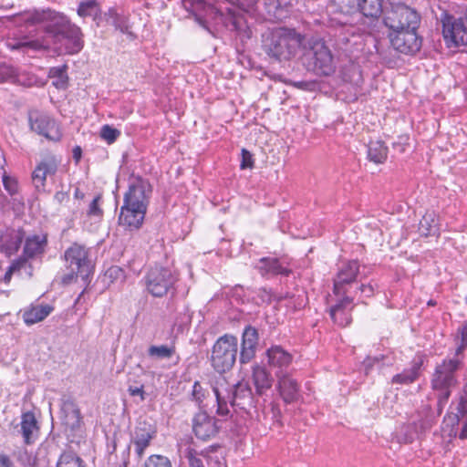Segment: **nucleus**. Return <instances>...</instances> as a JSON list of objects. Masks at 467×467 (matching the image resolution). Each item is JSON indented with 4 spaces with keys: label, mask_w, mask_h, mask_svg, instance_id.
I'll return each instance as SVG.
<instances>
[{
    "label": "nucleus",
    "mask_w": 467,
    "mask_h": 467,
    "mask_svg": "<svg viewBox=\"0 0 467 467\" xmlns=\"http://www.w3.org/2000/svg\"><path fill=\"white\" fill-rule=\"evenodd\" d=\"M21 16L30 26L45 24V35L41 38L18 42L14 48L53 50L58 55H75L83 49L84 35L81 28L64 14L45 8L25 11Z\"/></svg>",
    "instance_id": "nucleus-1"
},
{
    "label": "nucleus",
    "mask_w": 467,
    "mask_h": 467,
    "mask_svg": "<svg viewBox=\"0 0 467 467\" xmlns=\"http://www.w3.org/2000/svg\"><path fill=\"white\" fill-rule=\"evenodd\" d=\"M403 1H388L382 17V30H388L387 36L396 51L413 56L422 47L423 38L418 33L421 17L416 9Z\"/></svg>",
    "instance_id": "nucleus-2"
},
{
    "label": "nucleus",
    "mask_w": 467,
    "mask_h": 467,
    "mask_svg": "<svg viewBox=\"0 0 467 467\" xmlns=\"http://www.w3.org/2000/svg\"><path fill=\"white\" fill-rule=\"evenodd\" d=\"M258 0H205L200 5H214L215 14L223 25L230 31L235 32L243 40L252 36V30L244 14L237 12L235 6L246 11L253 8Z\"/></svg>",
    "instance_id": "nucleus-3"
},
{
    "label": "nucleus",
    "mask_w": 467,
    "mask_h": 467,
    "mask_svg": "<svg viewBox=\"0 0 467 467\" xmlns=\"http://www.w3.org/2000/svg\"><path fill=\"white\" fill-rule=\"evenodd\" d=\"M303 39L296 29L279 27L263 36L262 48L275 62L288 61L296 57Z\"/></svg>",
    "instance_id": "nucleus-4"
},
{
    "label": "nucleus",
    "mask_w": 467,
    "mask_h": 467,
    "mask_svg": "<svg viewBox=\"0 0 467 467\" xmlns=\"http://www.w3.org/2000/svg\"><path fill=\"white\" fill-rule=\"evenodd\" d=\"M462 357L453 355L452 358H446L435 366L431 378V387L437 398V413L441 415L447 404L451 389L457 383V372L463 366Z\"/></svg>",
    "instance_id": "nucleus-5"
},
{
    "label": "nucleus",
    "mask_w": 467,
    "mask_h": 467,
    "mask_svg": "<svg viewBox=\"0 0 467 467\" xmlns=\"http://www.w3.org/2000/svg\"><path fill=\"white\" fill-rule=\"evenodd\" d=\"M238 356V338L232 334H224L217 338L212 348L211 365L220 373L230 371Z\"/></svg>",
    "instance_id": "nucleus-6"
},
{
    "label": "nucleus",
    "mask_w": 467,
    "mask_h": 467,
    "mask_svg": "<svg viewBox=\"0 0 467 467\" xmlns=\"http://www.w3.org/2000/svg\"><path fill=\"white\" fill-rule=\"evenodd\" d=\"M179 274L170 267L155 265L150 267L142 281L148 293L154 297H162L170 291H175Z\"/></svg>",
    "instance_id": "nucleus-7"
},
{
    "label": "nucleus",
    "mask_w": 467,
    "mask_h": 467,
    "mask_svg": "<svg viewBox=\"0 0 467 467\" xmlns=\"http://www.w3.org/2000/svg\"><path fill=\"white\" fill-rule=\"evenodd\" d=\"M384 0H357V9L362 15L361 26L366 33L375 37L384 35L382 17L385 13Z\"/></svg>",
    "instance_id": "nucleus-8"
},
{
    "label": "nucleus",
    "mask_w": 467,
    "mask_h": 467,
    "mask_svg": "<svg viewBox=\"0 0 467 467\" xmlns=\"http://www.w3.org/2000/svg\"><path fill=\"white\" fill-rule=\"evenodd\" d=\"M64 259L70 274L63 277V282L68 284L74 277L81 276L87 279L92 272L91 261L88 258V250L81 244L74 243L64 253Z\"/></svg>",
    "instance_id": "nucleus-9"
},
{
    "label": "nucleus",
    "mask_w": 467,
    "mask_h": 467,
    "mask_svg": "<svg viewBox=\"0 0 467 467\" xmlns=\"http://www.w3.org/2000/svg\"><path fill=\"white\" fill-rule=\"evenodd\" d=\"M304 63L308 70L317 75L330 76L336 70L331 50L324 42H316L304 55Z\"/></svg>",
    "instance_id": "nucleus-10"
},
{
    "label": "nucleus",
    "mask_w": 467,
    "mask_h": 467,
    "mask_svg": "<svg viewBox=\"0 0 467 467\" xmlns=\"http://www.w3.org/2000/svg\"><path fill=\"white\" fill-rule=\"evenodd\" d=\"M442 35L448 47H458L467 45V7L464 15L455 17L446 11L441 15Z\"/></svg>",
    "instance_id": "nucleus-11"
},
{
    "label": "nucleus",
    "mask_w": 467,
    "mask_h": 467,
    "mask_svg": "<svg viewBox=\"0 0 467 467\" xmlns=\"http://www.w3.org/2000/svg\"><path fill=\"white\" fill-rule=\"evenodd\" d=\"M28 124L32 131L45 137L49 141L59 142L63 132L59 123L47 112L38 109L28 111Z\"/></svg>",
    "instance_id": "nucleus-12"
},
{
    "label": "nucleus",
    "mask_w": 467,
    "mask_h": 467,
    "mask_svg": "<svg viewBox=\"0 0 467 467\" xmlns=\"http://www.w3.org/2000/svg\"><path fill=\"white\" fill-rule=\"evenodd\" d=\"M360 265L358 260L342 261L333 278V293L335 296L349 295L353 285L358 282Z\"/></svg>",
    "instance_id": "nucleus-13"
},
{
    "label": "nucleus",
    "mask_w": 467,
    "mask_h": 467,
    "mask_svg": "<svg viewBox=\"0 0 467 467\" xmlns=\"http://www.w3.org/2000/svg\"><path fill=\"white\" fill-rule=\"evenodd\" d=\"M419 419L411 423L403 425L397 434L398 441L402 443L413 442L420 434L431 429L434 424L435 417L429 406L422 407L418 412Z\"/></svg>",
    "instance_id": "nucleus-14"
},
{
    "label": "nucleus",
    "mask_w": 467,
    "mask_h": 467,
    "mask_svg": "<svg viewBox=\"0 0 467 467\" xmlns=\"http://www.w3.org/2000/svg\"><path fill=\"white\" fill-rule=\"evenodd\" d=\"M151 192L152 188L147 179L140 175H132L130 179L128 191L124 194L123 203L147 210Z\"/></svg>",
    "instance_id": "nucleus-15"
},
{
    "label": "nucleus",
    "mask_w": 467,
    "mask_h": 467,
    "mask_svg": "<svg viewBox=\"0 0 467 467\" xmlns=\"http://www.w3.org/2000/svg\"><path fill=\"white\" fill-rule=\"evenodd\" d=\"M59 164L60 159L52 152L47 151L41 155L40 161L31 174L32 183L36 192H46L47 178L56 175Z\"/></svg>",
    "instance_id": "nucleus-16"
},
{
    "label": "nucleus",
    "mask_w": 467,
    "mask_h": 467,
    "mask_svg": "<svg viewBox=\"0 0 467 467\" xmlns=\"http://www.w3.org/2000/svg\"><path fill=\"white\" fill-rule=\"evenodd\" d=\"M220 448L219 445H213L201 452L188 448L185 451V458L190 467H225L222 453L218 452Z\"/></svg>",
    "instance_id": "nucleus-17"
},
{
    "label": "nucleus",
    "mask_w": 467,
    "mask_h": 467,
    "mask_svg": "<svg viewBox=\"0 0 467 467\" xmlns=\"http://www.w3.org/2000/svg\"><path fill=\"white\" fill-rule=\"evenodd\" d=\"M427 362L428 356L424 352L418 351L410 362V367L405 368L400 373L394 375L391 379V383L393 385L404 386L415 383L425 370Z\"/></svg>",
    "instance_id": "nucleus-18"
},
{
    "label": "nucleus",
    "mask_w": 467,
    "mask_h": 467,
    "mask_svg": "<svg viewBox=\"0 0 467 467\" xmlns=\"http://www.w3.org/2000/svg\"><path fill=\"white\" fill-rule=\"evenodd\" d=\"M254 268L263 277L267 278L277 275L289 276L293 273L290 263L285 257H262L258 260Z\"/></svg>",
    "instance_id": "nucleus-19"
},
{
    "label": "nucleus",
    "mask_w": 467,
    "mask_h": 467,
    "mask_svg": "<svg viewBox=\"0 0 467 467\" xmlns=\"http://www.w3.org/2000/svg\"><path fill=\"white\" fill-rule=\"evenodd\" d=\"M220 422L215 417L210 416L205 411H200L195 414L192 419V431L197 439L207 441L214 437L221 426Z\"/></svg>",
    "instance_id": "nucleus-20"
},
{
    "label": "nucleus",
    "mask_w": 467,
    "mask_h": 467,
    "mask_svg": "<svg viewBox=\"0 0 467 467\" xmlns=\"http://www.w3.org/2000/svg\"><path fill=\"white\" fill-rule=\"evenodd\" d=\"M60 419L62 424L72 431L79 430L82 424L80 410L71 396L64 395L60 400Z\"/></svg>",
    "instance_id": "nucleus-21"
},
{
    "label": "nucleus",
    "mask_w": 467,
    "mask_h": 467,
    "mask_svg": "<svg viewBox=\"0 0 467 467\" xmlns=\"http://www.w3.org/2000/svg\"><path fill=\"white\" fill-rule=\"evenodd\" d=\"M258 344V330L251 325L246 326L243 330L241 338L239 352V362L241 365L248 364L255 358Z\"/></svg>",
    "instance_id": "nucleus-22"
},
{
    "label": "nucleus",
    "mask_w": 467,
    "mask_h": 467,
    "mask_svg": "<svg viewBox=\"0 0 467 467\" xmlns=\"http://www.w3.org/2000/svg\"><path fill=\"white\" fill-rule=\"evenodd\" d=\"M267 365L275 370V377L287 373L293 356L279 345L272 346L265 351Z\"/></svg>",
    "instance_id": "nucleus-23"
},
{
    "label": "nucleus",
    "mask_w": 467,
    "mask_h": 467,
    "mask_svg": "<svg viewBox=\"0 0 467 467\" xmlns=\"http://www.w3.org/2000/svg\"><path fill=\"white\" fill-rule=\"evenodd\" d=\"M229 403L232 407H237L248 411L254 407V398L248 382L240 381L228 392Z\"/></svg>",
    "instance_id": "nucleus-24"
},
{
    "label": "nucleus",
    "mask_w": 467,
    "mask_h": 467,
    "mask_svg": "<svg viewBox=\"0 0 467 467\" xmlns=\"http://www.w3.org/2000/svg\"><path fill=\"white\" fill-rule=\"evenodd\" d=\"M156 429L153 425L144 421H140L132 435L131 441L135 445V452L138 458L141 459L144 455L146 448L150 445L151 441L156 437Z\"/></svg>",
    "instance_id": "nucleus-25"
},
{
    "label": "nucleus",
    "mask_w": 467,
    "mask_h": 467,
    "mask_svg": "<svg viewBox=\"0 0 467 467\" xmlns=\"http://www.w3.org/2000/svg\"><path fill=\"white\" fill-rule=\"evenodd\" d=\"M341 297L329 309L333 322L340 327H347L352 322L351 311L354 308V297L350 295H340Z\"/></svg>",
    "instance_id": "nucleus-26"
},
{
    "label": "nucleus",
    "mask_w": 467,
    "mask_h": 467,
    "mask_svg": "<svg viewBox=\"0 0 467 467\" xmlns=\"http://www.w3.org/2000/svg\"><path fill=\"white\" fill-rule=\"evenodd\" d=\"M277 378V389L285 404L296 402L301 398L300 384L289 373Z\"/></svg>",
    "instance_id": "nucleus-27"
},
{
    "label": "nucleus",
    "mask_w": 467,
    "mask_h": 467,
    "mask_svg": "<svg viewBox=\"0 0 467 467\" xmlns=\"http://www.w3.org/2000/svg\"><path fill=\"white\" fill-rule=\"evenodd\" d=\"M146 213V209L132 207L123 203L120 208L119 223L130 231L138 230L143 223Z\"/></svg>",
    "instance_id": "nucleus-28"
},
{
    "label": "nucleus",
    "mask_w": 467,
    "mask_h": 467,
    "mask_svg": "<svg viewBox=\"0 0 467 467\" xmlns=\"http://www.w3.org/2000/svg\"><path fill=\"white\" fill-rule=\"evenodd\" d=\"M444 422L451 427L450 436L459 437L461 440L467 439V413H458L452 409L444 418Z\"/></svg>",
    "instance_id": "nucleus-29"
},
{
    "label": "nucleus",
    "mask_w": 467,
    "mask_h": 467,
    "mask_svg": "<svg viewBox=\"0 0 467 467\" xmlns=\"http://www.w3.org/2000/svg\"><path fill=\"white\" fill-rule=\"evenodd\" d=\"M252 379L255 387V393L258 396L265 394L274 383V378L267 368L258 364L253 367Z\"/></svg>",
    "instance_id": "nucleus-30"
},
{
    "label": "nucleus",
    "mask_w": 467,
    "mask_h": 467,
    "mask_svg": "<svg viewBox=\"0 0 467 467\" xmlns=\"http://www.w3.org/2000/svg\"><path fill=\"white\" fill-rule=\"evenodd\" d=\"M21 434L26 444H32L37 438L39 432L38 422L33 411H26L21 417Z\"/></svg>",
    "instance_id": "nucleus-31"
},
{
    "label": "nucleus",
    "mask_w": 467,
    "mask_h": 467,
    "mask_svg": "<svg viewBox=\"0 0 467 467\" xmlns=\"http://www.w3.org/2000/svg\"><path fill=\"white\" fill-rule=\"evenodd\" d=\"M47 245V234H33L26 238L23 254L29 259L36 258L45 253Z\"/></svg>",
    "instance_id": "nucleus-32"
},
{
    "label": "nucleus",
    "mask_w": 467,
    "mask_h": 467,
    "mask_svg": "<svg viewBox=\"0 0 467 467\" xmlns=\"http://www.w3.org/2000/svg\"><path fill=\"white\" fill-rule=\"evenodd\" d=\"M54 310V306L48 304L31 305L30 307L23 311V319L26 325H34L43 321Z\"/></svg>",
    "instance_id": "nucleus-33"
},
{
    "label": "nucleus",
    "mask_w": 467,
    "mask_h": 467,
    "mask_svg": "<svg viewBox=\"0 0 467 467\" xmlns=\"http://www.w3.org/2000/svg\"><path fill=\"white\" fill-rule=\"evenodd\" d=\"M367 147V156L369 161L376 164H382L387 161L389 148L384 141L380 140H370Z\"/></svg>",
    "instance_id": "nucleus-34"
},
{
    "label": "nucleus",
    "mask_w": 467,
    "mask_h": 467,
    "mask_svg": "<svg viewBox=\"0 0 467 467\" xmlns=\"http://www.w3.org/2000/svg\"><path fill=\"white\" fill-rule=\"evenodd\" d=\"M419 232L422 236H440L438 218L434 213H426L419 223Z\"/></svg>",
    "instance_id": "nucleus-35"
},
{
    "label": "nucleus",
    "mask_w": 467,
    "mask_h": 467,
    "mask_svg": "<svg viewBox=\"0 0 467 467\" xmlns=\"http://www.w3.org/2000/svg\"><path fill=\"white\" fill-rule=\"evenodd\" d=\"M454 342L456 344L454 354L464 358V351L467 349V319L457 328Z\"/></svg>",
    "instance_id": "nucleus-36"
},
{
    "label": "nucleus",
    "mask_w": 467,
    "mask_h": 467,
    "mask_svg": "<svg viewBox=\"0 0 467 467\" xmlns=\"http://www.w3.org/2000/svg\"><path fill=\"white\" fill-rule=\"evenodd\" d=\"M175 351L176 348L174 345H152L148 348L147 354L150 358L155 359H170L175 354Z\"/></svg>",
    "instance_id": "nucleus-37"
},
{
    "label": "nucleus",
    "mask_w": 467,
    "mask_h": 467,
    "mask_svg": "<svg viewBox=\"0 0 467 467\" xmlns=\"http://www.w3.org/2000/svg\"><path fill=\"white\" fill-rule=\"evenodd\" d=\"M26 240V232L19 228L13 230L5 244V250L9 253H16L19 250L23 241Z\"/></svg>",
    "instance_id": "nucleus-38"
},
{
    "label": "nucleus",
    "mask_w": 467,
    "mask_h": 467,
    "mask_svg": "<svg viewBox=\"0 0 467 467\" xmlns=\"http://www.w3.org/2000/svg\"><path fill=\"white\" fill-rule=\"evenodd\" d=\"M85 462L75 451H67L59 456L56 467H81Z\"/></svg>",
    "instance_id": "nucleus-39"
},
{
    "label": "nucleus",
    "mask_w": 467,
    "mask_h": 467,
    "mask_svg": "<svg viewBox=\"0 0 467 467\" xmlns=\"http://www.w3.org/2000/svg\"><path fill=\"white\" fill-rule=\"evenodd\" d=\"M67 69V65L53 67L49 68L48 77L50 78H57L56 82H53L55 87L58 88H65L67 87L68 81Z\"/></svg>",
    "instance_id": "nucleus-40"
},
{
    "label": "nucleus",
    "mask_w": 467,
    "mask_h": 467,
    "mask_svg": "<svg viewBox=\"0 0 467 467\" xmlns=\"http://www.w3.org/2000/svg\"><path fill=\"white\" fill-rule=\"evenodd\" d=\"M77 12L81 17L97 16L100 9L97 0H86L79 3Z\"/></svg>",
    "instance_id": "nucleus-41"
},
{
    "label": "nucleus",
    "mask_w": 467,
    "mask_h": 467,
    "mask_svg": "<svg viewBox=\"0 0 467 467\" xmlns=\"http://www.w3.org/2000/svg\"><path fill=\"white\" fill-rule=\"evenodd\" d=\"M15 456L16 458V461L23 467H36L37 466L36 456L26 448H19L15 452Z\"/></svg>",
    "instance_id": "nucleus-42"
},
{
    "label": "nucleus",
    "mask_w": 467,
    "mask_h": 467,
    "mask_svg": "<svg viewBox=\"0 0 467 467\" xmlns=\"http://www.w3.org/2000/svg\"><path fill=\"white\" fill-rule=\"evenodd\" d=\"M213 390L216 397V403H217L216 413H217V415L220 417H223V418H227L230 414V410L228 408V402H229L228 396L227 397L222 396L220 390L216 387H213Z\"/></svg>",
    "instance_id": "nucleus-43"
},
{
    "label": "nucleus",
    "mask_w": 467,
    "mask_h": 467,
    "mask_svg": "<svg viewBox=\"0 0 467 467\" xmlns=\"http://www.w3.org/2000/svg\"><path fill=\"white\" fill-rule=\"evenodd\" d=\"M111 17L113 19L112 25L117 30H119L123 34H130V25L126 16L113 12Z\"/></svg>",
    "instance_id": "nucleus-44"
},
{
    "label": "nucleus",
    "mask_w": 467,
    "mask_h": 467,
    "mask_svg": "<svg viewBox=\"0 0 467 467\" xmlns=\"http://www.w3.org/2000/svg\"><path fill=\"white\" fill-rule=\"evenodd\" d=\"M144 467H172V464L168 457L153 454L147 459Z\"/></svg>",
    "instance_id": "nucleus-45"
},
{
    "label": "nucleus",
    "mask_w": 467,
    "mask_h": 467,
    "mask_svg": "<svg viewBox=\"0 0 467 467\" xmlns=\"http://www.w3.org/2000/svg\"><path fill=\"white\" fill-rule=\"evenodd\" d=\"M119 136L120 131L118 129L113 128L112 126H109L108 124L102 126L100 130V137L109 144L114 143Z\"/></svg>",
    "instance_id": "nucleus-46"
},
{
    "label": "nucleus",
    "mask_w": 467,
    "mask_h": 467,
    "mask_svg": "<svg viewBox=\"0 0 467 467\" xmlns=\"http://www.w3.org/2000/svg\"><path fill=\"white\" fill-rule=\"evenodd\" d=\"M5 190L11 195H16L19 192L18 182L16 178L11 177L5 171L2 177Z\"/></svg>",
    "instance_id": "nucleus-47"
},
{
    "label": "nucleus",
    "mask_w": 467,
    "mask_h": 467,
    "mask_svg": "<svg viewBox=\"0 0 467 467\" xmlns=\"http://www.w3.org/2000/svg\"><path fill=\"white\" fill-rule=\"evenodd\" d=\"M205 397L206 389L202 388L199 381H195L192 386V400L201 406Z\"/></svg>",
    "instance_id": "nucleus-48"
},
{
    "label": "nucleus",
    "mask_w": 467,
    "mask_h": 467,
    "mask_svg": "<svg viewBox=\"0 0 467 467\" xmlns=\"http://www.w3.org/2000/svg\"><path fill=\"white\" fill-rule=\"evenodd\" d=\"M410 147V136L408 134L400 135L392 143V148L399 153H405Z\"/></svg>",
    "instance_id": "nucleus-49"
},
{
    "label": "nucleus",
    "mask_w": 467,
    "mask_h": 467,
    "mask_svg": "<svg viewBox=\"0 0 467 467\" xmlns=\"http://www.w3.org/2000/svg\"><path fill=\"white\" fill-rule=\"evenodd\" d=\"M105 275L109 277L111 282L117 280L123 281L125 279V271L118 265H112L106 271Z\"/></svg>",
    "instance_id": "nucleus-50"
},
{
    "label": "nucleus",
    "mask_w": 467,
    "mask_h": 467,
    "mask_svg": "<svg viewBox=\"0 0 467 467\" xmlns=\"http://www.w3.org/2000/svg\"><path fill=\"white\" fill-rule=\"evenodd\" d=\"M101 201V195H97L93 201L90 202L88 210V216H97L101 217L103 215V211L99 207V202Z\"/></svg>",
    "instance_id": "nucleus-51"
},
{
    "label": "nucleus",
    "mask_w": 467,
    "mask_h": 467,
    "mask_svg": "<svg viewBox=\"0 0 467 467\" xmlns=\"http://www.w3.org/2000/svg\"><path fill=\"white\" fill-rule=\"evenodd\" d=\"M241 155L242 160L240 163V168L242 170L252 169L254 165V161L252 153L246 149H242Z\"/></svg>",
    "instance_id": "nucleus-52"
},
{
    "label": "nucleus",
    "mask_w": 467,
    "mask_h": 467,
    "mask_svg": "<svg viewBox=\"0 0 467 467\" xmlns=\"http://www.w3.org/2000/svg\"><path fill=\"white\" fill-rule=\"evenodd\" d=\"M29 258L26 256L24 254L18 258L15 259L11 265L10 268H14V272H20L21 269L26 268L27 266L31 268V264L28 263Z\"/></svg>",
    "instance_id": "nucleus-53"
},
{
    "label": "nucleus",
    "mask_w": 467,
    "mask_h": 467,
    "mask_svg": "<svg viewBox=\"0 0 467 467\" xmlns=\"http://www.w3.org/2000/svg\"><path fill=\"white\" fill-rule=\"evenodd\" d=\"M16 76V70L12 66L0 64V82L7 81Z\"/></svg>",
    "instance_id": "nucleus-54"
},
{
    "label": "nucleus",
    "mask_w": 467,
    "mask_h": 467,
    "mask_svg": "<svg viewBox=\"0 0 467 467\" xmlns=\"http://www.w3.org/2000/svg\"><path fill=\"white\" fill-rule=\"evenodd\" d=\"M268 413L271 414V419H272L274 424H276L277 426L282 425V421H281L282 412H281L280 407L277 403H275V402L270 403V410Z\"/></svg>",
    "instance_id": "nucleus-55"
},
{
    "label": "nucleus",
    "mask_w": 467,
    "mask_h": 467,
    "mask_svg": "<svg viewBox=\"0 0 467 467\" xmlns=\"http://www.w3.org/2000/svg\"><path fill=\"white\" fill-rule=\"evenodd\" d=\"M454 410H458V413H467V384L464 386L463 394L460 397Z\"/></svg>",
    "instance_id": "nucleus-56"
},
{
    "label": "nucleus",
    "mask_w": 467,
    "mask_h": 467,
    "mask_svg": "<svg viewBox=\"0 0 467 467\" xmlns=\"http://www.w3.org/2000/svg\"><path fill=\"white\" fill-rule=\"evenodd\" d=\"M365 297H371L375 293V286L372 284H360L356 287Z\"/></svg>",
    "instance_id": "nucleus-57"
},
{
    "label": "nucleus",
    "mask_w": 467,
    "mask_h": 467,
    "mask_svg": "<svg viewBox=\"0 0 467 467\" xmlns=\"http://www.w3.org/2000/svg\"><path fill=\"white\" fill-rule=\"evenodd\" d=\"M128 392L130 393V396L132 397H135V396H139L140 397V401H143L145 400L146 399V393L144 391V387L143 385L140 386V387H137V386H130L128 388Z\"/></svg>",
    "instance_id": "nucleus-58"
},
{
    "label": "nucleus",
    "mask_w": 467,
    "mask_h": 467,
    "mask_svg": "<svg viewBox=\"0 0 467 467\" xmlns=\"http://www.w3.org/2000/svg\"><path fill=\"white\" fill-rule=\"evenodd\" d=\"M54 200L58 203L67 202L69 200L68 191H57L54 195Z\"/></svg>",
    "instance_id": "nucleus-59"
},
{
    "label": "nucleus",
    "mask_w": 467,
    "mask_h": 467,
    "mask_svg": "<svg viewBox=\"0 0 467 467\" xmlns=\"http://www.w3.org/2000/svg\"><path fill=\"white\" fill-rule=\"evenodd\" d=\"M72 157L76 164H78L82 158V149L77 145L72 150Z\"/></svg>",
    "instance_id": "nucleus-60"
},
{
    "label": "nucleus",
    "mask_w": 467,
    "mask_h": 467,
    "mask_svg": "<svg viewBox=\"0 0 467 467\" xmlns=\"http://www.w3.org/2000/svg\"><path fill=\"white\" fill-rule=\"evenodd\" d=\"M117 443H118V439H117V435L115 433L107 444V449H108L109 453L112 454L116 451Z\"/></svg>",
    "instance_id": "nucleus-61"
},
{
    "label": "nucleus",
    "mask_w": 467,
    "mask_h": 467,
    "mask_svg": "<svg viewBox=\"0 0 467 467\" xmlns=\"http://www.w3.org/2000/svg\"><path fill=\"white\" fill-rule=\"evenodd\" d=\"M376 362H379V358H370V357H368L364 362H363V365H364V368H365V370H366V373L368 374V371L372 368L373 365L376 363Z\"/></svg>",
    "instance_id": "nucleus-62"
},
{
    "label": "nucleus",
    "mask_w": 467,
    "mask_h": 467,
    "mask_svg": "<svg viewBox=\"0 0 467 467\" xmlns=\"http://www.w3.org/2000/svg\"><path fill=\"white\" fill-rule=\"evenodd\" d=\"M0 465L1 467H12L13 462L10 460L9 456L6 454H0Z\"/></svg>",
    "instance_id": "nucleus-63"
},
{
    "label": "nucleus",
    "mask_w": 467,
    "mask_h": 467,
    "mask_svg": "<svg viewBox=\"0 0 467 467\" xmlns=\"http://www.w3.org/2000/svg\"><path fill=\"white\" fill-rule=\"evenodd\" d=\"M15 274L14 268H7V271L5 272L3 280L5 283L8 284L11 281L12 275Z\"/></svg>",
    "instance_id": "nucleus-64"
}]
</instances>
